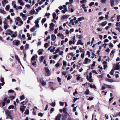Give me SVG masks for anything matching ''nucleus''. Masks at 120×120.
<instances>
[{"mask_svg":"<svg viewBox=\"0 0 120 120\" xmlns=\"http://www.w3.org/2000/svg\"><path fill=\"white\" fill-rule=\"evenodd\" d=\"M24 113L25 114L27 115H29V109H27L26 110Z\"/></svg>","mask_w":120,"mask_h":120,"instance_id":"4be33fe9","label":"nucleus"},{"mask_svg":"<svg viewBox=\"0 0 120 120\" xmlns=\"http://www.w3.org/2000/svg\"><path fill=\"white\" fill-rule=\"evenodd\" d=\"M6 32H7L8 33V35L12 34L13 33V32L9 29L7 30H6Z\"/></svg>","mask_w":120,"mask_h":120,"instance_id":"9d476101","label":"nucleus"},{"mask_svg":"<svg viewBox=\"0 0 120 120\" xmlns=\"http://www.w3.org/2000/svg\"><path fill=\"white\" fill-rule=\"evenodd\" d=\"M15 58L18 61V62H20V60L18 56L17 55L15 56Z\"/></svg>","mask_w":120,"mask_h":120,"instance_id":"c85d7f7f","label":"nucleus"},{"mask_svg":"<svg viewBox=\"0 0 120 120\" xmlns=\"http://www.w3.org/2000/svg\"><path fill=\"white\" fill-rule=\"evenodd\" d=\"M106 1V0H101V2L103 4L105 3Z\"/></svg>","mask_w":120,"mask_h":120,"instance_id":"13d9d810","label":"nucleus"},{"mask_svg":"<svg viewBox=\"0 0 120 120\" xmlns=\"http://www.w3.org/2000/svg\"><path fill=\"white\" fill-rule=\"evenodd\" d=\"M31 63L32 64V65L34 66H36V61H34L33 62L32 61H31Z\"/></svg>","mask_w":120,"mask_h":120,"instance_id":"f3484780","label":"nucleus"},{"mask_svg":"<svg viewBox=\"0 0 120 120\" xmlns=\"http://www.w3.org/2000/svg\"><path fill=\"white\" fill-rule=\"evenodd\" d=\"M82 7L84 9H85L86 8V7H85V4H83L82 5Z\"/></svg>","mask_w":120,"mask_h":120,"instance_id":"052dcab7","label":"nucleus"},{"mask_svg":"<svg viewBox=\"0 0 120 120\" xmlns=\"http://www.w3.org/2000/svg\"><path fill=\"white\" fill-rule=\"evenodd\" d=\"M74 99L73 100V102L74 103L76 101L77 99H79V98H74Z\"/></svg>","mask_w":120,"mask_h":120,"instance_id":"0e129e2a","label":"nucleus"},{"mask_svg":"<svg viewBox=\"0 0 120 120\" xmlns=\"http://www.w3.org/2000/svg\"><path fill=\"white\" fill-rule=\"evenodd\" d=\"M35 30V26H34L33 27L31 28L30 30V31L33 32L34 31V30Z\"/></svg>","mask_w":120,"mask_h":120,"instance_id":"7c9ffc66","label":"nucleus"},{"mask_svg":"<svg viewBox=\"0 0 120 120\" xmlns=\"http://www.w3.org/2000/svg\"><path fill=\"white\" fill-rule=\"evenodd\" d=\"M25 97L24 95H22L20 96V99L21 100H22L25 99Z\"/></svg>","mask_w":120,"mask_h":120,"instance_id":"393cba45","label":"nucleus"},{"mask_svg":"<svg viewBox=\"0 0 120 120\" xmlns=\"http://www.w3.org/2000/svg\"><path fill=\"white\" fill-rule=\"evenodd\" d=\"M2 3L3 4V6H4L6 3L4 0L3 1H2Z\"/></svg>","mask_w":120,"mask_h":120,"instance_id":"6e6d98bb","label":"nucleus"},{"mask_svg":"<svg viewBox=\"0 0 120 120\" xmlns=\"http://www.w3.org/2000/svg\"><path fill=\"white\" fill-rule=\"evenodd\" d=\"M90 87L91 88H94L95 89H97L95 85L94 84L93 85H92V84L90 85Z\"/></svg>","mask_w":120,"mask_h":120,"instance_id":"412c9836","label":"nucleus"},{"mask_svg":"<svg viewBox=\"0 0 120 120\" xmlns=\"http://www.w3.org/2000/svg\"><path fill=\"white\" fill-rule=\"evenodd\" d=\"M29 44H26V45L25 49L26 50L28 49L29 48Z\"/></svg>","mask_w":120,"mask_h":120,"instance_id":"c9c22d12","label":"nucleus"},{"mask_svg":"<svg viewBox=\"0 0 120 120\" xmlns=\"http://www.w3.org/2000/svg\"><path fill=\"white\" fill-rule=\"evenodd\" d=\"M14 108V106L13 105L10 106L8 108V109H13Z\"/></svg>","mask_w":120,"mask_h":120,"instance_id":"473e14b6","label":"nucleus"},{"mask_svg":"<svg viewBox=\"0 0 120 120\" xmlns=\"http://www.w3.org/2000/svg\"><path fill=\"white\" fill-rule=\"evenodd\" d=\"M89 91L88 89L86 90V91L85 92V94L86 95H87L89 94Z\"/></svg>","mask_w":120,"mask_h":120,"instance_id":"72a5a7b5","label":"nucleus"},{"mask_svg":"<svg viewBox=\"0 0 120 120\" xmlns=\"http://www.w3.org/2000/svg\"><path fill=\"white\" fill-rule=\"evenodd\" d=\"M73 19L71 20H70V23L73 25L74 24V23L73 22Z\"/></svg>","mask_w":120,"mask_h":120,"instance_id":"37998d69","label":"nucleus"},{"mask_svg":"<svg viewBox=\"0 0 120 120\" xmlns=\"http://www.w3.org/2000/svg\"><path fill=\"white\" fill-rule=\"evenodd\" d=\"M40 82L42 86H45L46 84V82L44 81L42 79L40 78L39 79Z\"/></svg>","mask_w":120,"mask_h":120,"instance_id":"7ed1b4c3","label":"nucleus"},{"mask_svg":"<svg viewBox=\"0 0 120 120\" xmlns=\"http://www.w3.org/2000/svg\"><path fill=\"white\" fill-rule=\"evenodd\" d=\"M40 20V19L38 18L35 21V24H38L39 23V20Z\"/></svg>","mask_w":120,"mask_h":120,"instance_id":"4c0bfd02","label":"nucleus"},{"mask_svg":"<svg viewBox=\"0 0 120 120\" xmlns=\"http://www.w3.org/2000/svg\"><path fill=\"white\" fill-rule=\"evenodd\" d=\"M19 2L20 5L22 6L23 5H24V3L22 1V0H19Z\"/></svg>","mask_w":120,"mask_h":120,"instance_id":"5701e85b","label":"nucleus"},{"mask_svg":"<svg viewBox=\"0 0 120 120\" xmlns=\"http://www.w3.org/2000/svg\"><path fill=\"white\" fill-rule=\"evenodd\" d=\"M67 63L66 62L64 61L63 62V66H64V67H66V65Z\"/></svg>","mask_w":120,"mask_h":120,"instance_id":"4d7b16f0","label":"nucleus"},{"mask_svg":"<svg viewBox=\"0 0 120 120\" xmlns=\"http://www.w3.org/2000/svg\"><path fill=\"white\" fill-rule=\"evenodd\" d=\"M50 104L52 106L54 107L56 103L55 102L52 103L51 104Z\"/></svg>","mask_w":120,"mask_h":120,"instance_id":"de8ad7c7","label":"nucleus"},{"mask_svg":"<svg viewBox=\"0 0 120 120\" xmlns=\"http://www.w3.org/2000/svg\"><path fill=\"white\" fill-rule=\"evenodd\" d=\"M43 50V49H39L38 51V53L39 55H40L42 54V50Z\"/></svg>","mask_w":120,"mask_h":120,"instance_id":"aec40b11","label":"nucleus"},{"mask_svg":"<svg viewBox=\"0 0 120 120\" xmlns=\"http://www.w3.org/2000/svg\"><path fill=\"white\" fill-rule=\"evenodd\" d=\"M38 116H40L41 117L43 116V113H41V112H40V113H39L38 114Z\"/></svg>","mask_w":120,"mask_h":120,"instance_id":"5fc2aeb1","label":"nucleus"},{"mask_svg":"<svg viewBox=\"0 0 120 120\" xmlns=\"http://www.w3.org/2000/svg\"><path fill=\"white\" fill-rule=\"evenodd\" d=\"M55 25L53 23H52L50 24V26L49 27L52 28Z\"/></svg>","mask_w":120,"mask_h":120,"instance_id":"e433bc0d","label":"nucleus"},{"mask_svg":"<svg viewBox=\"0 0 120 120\" xmlns=\"http://www.w3.org/2000/svg\"><path fill=\"white\" fill-rule=\"evenodd\" d=\"M0 80L1 82H2L3 83V82H4V78L1 77L0 79Z\"/></svg>","mask_w":120,"mask_h":120,"instance_id":"c03bdc74","label":"nucleus"},{"mask_svg":"<svg viewBox=\"0 0 120 120\" xmlns=\"http://www.w3.org/2000/svg\"><path fill=\"white\" fill-rule=\"evenodd\" d=\"M52 37V40L54 41H55L56 39V36L54 34H52L51 36Z\"/></svg>","mask_w":120,"mask_h":120,"instance_id":"f8f14e48","label":"nucleus"},{"mask_svg":"<svg viewBox=\"0 0 120 120\" xmlns=\"http://www.w3.org/2000/svg\"><path fill=\"white\" fill-rule=\"evenodd\" d=\"M48 44V43H45L44 44V47L46 48H47L48 47V46H49Z\"/></svg>","mask_w":120,"mask_h":120,"instance_id":"3c124183","label":"nucleus"},{"mask_svg":"<svg viewBox=\"0 0 120 120\" xmlns=\"http://www.w3.org/2000/svg\"><path fill=\"white\" fill-rule=\"evenodd\" d=\"M66 74V73L65 71H63L62 73V75L65 76Z\"/></svg>","mask_w":120,"mask_h":120,"instance_id":"bf43d9fd","label":"nucleus"},{"mask_svg":"<svg viewBox=\"0 0 120 120\" xmlns=\"http://www.w3.org/2000/svg\"><path fill=\"white\" fill-rule=\"evenodd\" d=\"M15 98V97L14 96L11 95L8 98H9L11 100H12L14 99Z\"/></svg>","mask_w":120,"mask_h":120,"instance_id":"bb28decb","label":"nucleus"},{"mask_svg":"<svg viewBox=\"0 0 120 120\" xmlns=\"http://www.w3.org/2000/svg\"><path fill=\"white\" fill-rule=\"evenodd\" d=\"M69 55H71V56H72V57L71 58H71H72V57L74 56H75V55L74 54H73V53H72V52H71L69 54Z\"/></svg>","mask_w":120,"mask_h":120,"instance_id":"ea45409f","label":"nucleus"},{"mask_svg":"<svg viewBox=\"0 0 120 120\" xmlns=\"http://www.w3.org/2000/svg\"><path fill=\"white\" fill-rule=\"evenodd\" d=\"M9 5H7L6 7L5 8L6 10L7 11H8L9 10Z\"/></svg>","mask_w":120,"mask_h":120,"instance_id":"09e8293b","label":"nucleus"},{"mask_svg":"<svg viewBox=\"0 0 120 120\" xmlns=\"http://www.w3.org/2000/svg\"><path fill=\"white\" fill-rule=\"evenodd\" d=\"M115 0H110V2L111 3V5L112 6H113L114 4V2Z\"/></svg>","mask_w":120,"mask_h":120,"instance_id":"cd10ccee","label":"nucleus"},{"mask_svg":"<svg viewBox=\"0 0 120 120\" xmlns=\"http://www.w3.org/2000/svg\"><path fill=\"white\" fill-rule=\"evenodd\" d=\"M94 4V2H91L89 6H91Z\"/></svg>","mask_w":120,"mask_h":120,"instance_id":"338daca9","label":"nucleus"},{"mask_svg":"<svg viewBox=\"0 0 120 120\" xmlns=\"http://www.w3.org/2000/svg\"><path fill=\"white\" fill-rule=\"evenodd\" d=\"M34 12L35 10L34 9H33L31 10L30 13V14L31 15H32L34 13Z\"/></svg>","mask_w":120,"mask_h":120,"instance_id":"b1692460","label":"nucleus"},{"mask_svg":"<svg viewBox=\"0 0 120 120\" xmlns=\"http://www.w3.org/2000/svg\"><path fill=\"white\" fill-rule=\"evenodd\" d=\"M0 12L4 14H5L6 13L5 11L2 9H0Z\"/></svg>","mask_w":120,"mask_h":120,"instance_id":"a878e982","label":"nucleus"},{"mask_svg":"<svg viewBox=\"0 0 120 120\" xmlns=\"http://www.w3.org/2000/svg\"><path fill=\"white\" fill-rule=\"evenodd\" d=\"M46 18H44L41 21V23L42 24L44 23L46 21Z\"/></svg>","mask_w":120,"mask_h":120,"instance_id":"58836bf2","label":"nucleus"},{"mask_svg":"<svg viewBox=\"0 0 120 120\" xmlns=\"http://www.w3.org/2000/svg\"><path fill=\"white\" fill-rule=\"evenodd\" d=\"M56 16V14L55 12H54L52 14L53 19H55Z\"/></svg>","mask_w":120,"mask_h":120,"instance_id":"79ce46f5","label":"nucleus"},{"mask_svg":"<svg viewBox=\"0 0 120 120\" xmlns=\"http://www.w3.org/2000/svg\"><path fill=\"white\" fill-rule=\"evenodd\" d=\"M44 69L46 74L48 75V76H49L50 74V70L47 67H45Z\"/></svg>","mask_w":120,"mask_h":120,"instance_id":"20e7f679","label":"nucleus"},{"mask_svg":"<svg viewBox=\"0 0 120 120\" xmlns=\"http://www.w3.org/2000/svg\"><path fill=\"white\" fill-rule=\"evenodd\" d=\"M82 42V41L81 40H78L77 42V43L76 45H78L80 44H81V43Z\"/></svg>","mask_w":120,"mask_h":120,"instance_id":"a19ab883","label":"nucleus"},{"mask_svg":"<svg viewBox=\"0 0 120 120\" xmlns=\"http://www.w3.org/2000/svg\"><path fill=\"white\" fill-rule=\"evenodd\" d=\"M8 92L10 93H13L14 92V91L13 90H10L8 91Z\"/></svg>","mask_w":120,"mask_h":120,"instance_id":"69168bd1","label":"nucleus"},{"mask_svg":"<svg viewBox=\"0 0 120 120\" xmlns=\"http://www.w3.org/2000/svg\"><path fill=\"white\" fill-rule=\"evenodd\" d=\"M57 79L58 81L59 82H61V79L59 77H58L57 78Z\"/></svg>","mask_w":120,"mask_h":120,"instance_id":"8fccbe9b","label":"nucleus"},{"mask_svg":"<svg viewBox=\"0 0 120 120\" xmlns=\"http://www.w3.org/2000/svg\"><path fill=\"white\" fill-rule=\"evenodd\" d=\"M20 42L18 40H15L13 41V43L14 45L18 46L19 45Z\"/></svg>","mask_w":120,"mask_h":120,"instance_id":"f03ea898","label":"nucleus"},{"mask_svg":"<svg viewBox=\"0 0 120 120\" xmlns=\"http://www.w3.org/2000/svg\"><path fill=\"white\" fill-rule=\"evenodd\" d=\"M86 1V0H82L80 1V3L82 4H84Z\"/></svg>","mask_w":120,"mask_h":120,"instance_id":"f704fd0d","label":"nucleus"},{"mask_svg":"<svg viewBox=\"0 0 120 120\" xmlns=\"http://www.w3.org/2000/svg\"><path fill=\"white\" fill-rule=\"evenodd\" d=\"M104 86H105L106 87L108 88H110L112 89H114V87L113 86L111 85H108L106 84H104Z\"/></svg>","mask_w":120,"mask_h":120,"instance_id":"423d86ee","label":"nucleus"},{"mask_svg":"<svg viewBox=\"0 0 120 120\" xmlns=\"http://www.w3.org/2000/svg\"><path fill=\"white\" fill-rule=\"evenodd\" d=\"M67 109L66 108H64L63 109V113L62 116V119L63 120H65L67 118L68 113L66 111Z\"/></svg>","mask_w":120,"mask_h":120,"instance_id":"f257e3e1","label":"nucleus"},{"mask_svg":"<svg viewBox=\"0 0 120 120\" xmlns=\"http://www.w3.org/2000/svg\"><path fill=\"white\" fill-rule=\"evenodd\" d=\"M117 21L118 22L119 21L120 19V15H118L117 16Z\"/></svg>","mask_w":120,"mask_h":120,"instance_id":"603ef678","label":"nucleus"},{"mask_svg":"<svg viewBox=\"0 0 120 120\" xmlns=\"http://www.w3.org/2000/svg\"><path fill=\"white\" fill-rule=\"evenodd\" d=\"M96 62L95 61H93V64H92V66L94 67L95 66V65Z\"/></svg>","mask_w":120,"mask_h":120,"instance_id":"774afa93","label":"nucleus"},{"mask_svg":"<svg viewBox=\"0 0 120 120\" xmlns=\"http://www.w3.org/2000/svg\"><path fill=\"white\" fill-rule=\"evenodd\" d=\"M91 60L87 58H86L85 60V63H84V64H87L88 63H90L91 61Z\"/></svg>","mask_w":120,"mask_h":120,"instance_id":"1a4fd4ad","label":"nucleus"},{"mask_svg":"<svg viewBox=\"0 0 120 120\" xmlns=\"http://www.w3.org/2000/svg\"><path fill=\"white\" fill-rule=\"evenodd\" d=\"M26 108V106L22 105L20 106V109L22 112H23L25 110Z\"/></svg>","mask_w":120,"mask_h":120,"instance_id":"39448f33","label":"nucleus"},{"mask_svg":"<svg viewBox=\"0 0 120 120\" xmlns=\"http://www.w3.org/2000/svg\"><path fill=\"white\" fill-rule=\"evenodd\" d=\"M59 103L61 106H63L64 105V102L60 101Z\"/></svg>","mask_w":120,"mask_h":120,"instance_id":"e2e57ef3","label":"nucleus"},{"mask_svg":"<svg viewBox=\"0 0 120 120\" xmlns=\"http://www.w3.org/2000/svg\"><path fill=\"white\" fill-rule=\"evenodd\" d=\"M54 109L53 108H52L50 110V114L52 113V112L54 111Z\"/></svg>","mask_w":120,"mask_h":120,"instance_id":"864d4df0","label":"nucleus"},{"mask_svg":"<svg viewBox=\"0 0 120 120\" xmlns=\"http://www.w3.org/2000/svg\"><path fill=\"white\" fill-rule=\"evenodd\" d=\"M68 17V15H63L61 18L62 19H64Z\"/></svg>","mask_w":120,"mask_h":120,"instance_id":"a211bd4d","label":"nucleus"},{"mask_svg":"<svg viewBox=\"0 0 120 120\" xmlns=\"http://www.w3.org/2000/svg\"><path fill=\"white\" fill-rule=\"evenodd\" d=\"M54 83L52 82H50L49 83V86L51 87L52 89L54 90L53 87L54 86Z\"/></svg>","mask_w":120,"mask_h":120,"instance_id":"6e6552de","label":"nucleus"},{"mask_svg":"<svg viewBox=\"0 0 120 120\" xmlns=\"http://www.w3.org/2000/svg\"><path fill=\"white\" fill-rule=\"evenodd\" d=\"M107 23V22L105 21L102 22L101 24V25L102 26H105Z\"/></svg>","mask_w":120,"mask_h":120,"instance_id":"ddd939ff","label":"nucleus"},{"mask_svg":"<svg viewBox=\"0 0 120 120\" xmlns=\"http://www.w3.org/2000/svg\"><path fill=\"white\" fill-rule=\"evenodd\" d=\"M5 113L6 115L8 117L9 116H10V115H11V112L9 110H7L6 111Z\"/></svg>","mask_w":120,"mask_h":120,"instance_id":"9b49d317","label":"nucleus"},{"mask_svg":"<svg viewBox=\"0 0 120 120\" xmlns=\"http://www.w3.org/2000/svg\"><path fill=\"white\" fill-rule=\"evenodd\" d=\"M67 11V8H64V10H63L62 11V12L64 14L66 11Z\"/></svg>","mask_w":120,"mask_h":120,"instance_id":"2f4dec72","label":"nucleus"},{"mask_svg":"<svg viewBox=\"0 0 120 120\" xmlns=\"http://www.w3.org/2000/svg\"><path fill=\"white\" fill-rule=\"evenodd\" d=\"M113 47V45L112 43H111L109 45V47L110 48H111V49H112Z\"/></svg>","mask_w":120,"mask_h":120,"instance_id":"49530a36","label":"nucleus"},{"mask_svg":"<svg viewBox=\"0 0 120 120\" xmlns=\"http://www.w3.org/2000/svg\"><path fill=\"white\" fill-rule=\"evenodd\" d=\"M61 116V114L60 113H59L56 116L55 118V120H60Z\"/></svg>","mask_w":120,"mask_h":120,"instance_id":"0eeeda50","label":"nucleus"},{"mask_svg":"<svg viewBox=\"0 0 120 120\" xmlns=\"http://www.w3.org/2000/svg\"><path fill=\"white\" fill-rule=\"evenodd\" d=\"M105 80L106 81L110 82H113V80L112 79H108L106 78L105 79Z\"/></svg>","mask_w":120,"mask_h":120,"instance_id":"4468645a","label":"nucleus"},{"mask_svg":"<svg viewBox=\"0 0 120 120\" xmlns=\"http://www.w3.org/2000/svg\"><path fill=\"white\" fill-rule=\"evenodd\" d=\"M84 19V18L83 17H81L79 18H78V21H80L82 20V19Z\"/></svg>","mask_w":120,"mask_h":120,"instance_id":"c756f323","label":"nucleus"},{"mask_svg":"<svg viewBox=\"0 0 120 120\" xmlns=\"http://www.w3.org/2000/svg\"><path fill=\"white\" fill-rule=\"evenodd\" d=\"M120 66H119L118 65V64L116 65L115 67H114V68L115 69H116V70H119V69H120Z\"/></svg>","mask_w":120,"mask_h":120,"instance_id":"6ab92c4d","label":"nucleus"},{"mask_svg":"<svg viewBox=\"0 0 120 120\" xmlns=\"http://www.w3.org/2000/svg\"><path fill=\"white\" fill-rule=\"evenodd\" d=\"M33 114L34 115H36V111H35L34 109H33Z\"/></svg>","mask_w":120,"mask_h":120,"instance_id":"a18cd8bd","label":"nucleus"},{"mask_svg":"<svg viewBox=\"0 0 120 120\" xmlns=\"http://www.w3.org/2000/svg\"><path fill=\"white\" fill-rule=\"evenodd\" d=\"M37 58V56L36 55H35L34 56H33L31 59V61H32L34 60H35V57Z\"/></svg>","mask_w":120,"mask_h":120,"instance_id":"dca6fc26","label":"nucleus"},{"mask_svg":"<svg viewBox=\"0 0 120 120\" xmlns=\"http://www.w3.org/2000/svg\"><path fill=\"white\" fill-rule=\"evenodd\" d=\"M93 97H90L88 98V100L89 101H91L93 99Z\"/></svg>","mask_w":120,"mask_h":120,"instance_id":"680f3d73","label":"nucleus"},{"mask_svg":"<svg viewBox=\"0 0 120 120\" xmlns=\"http://www.w3.org/2000/svg\"><path fill=\"white\" fill-rule=\"evenodd\" d=\"M107 45V44L105 43L104 44L102 45L101 46H99V49H101L102 48V47H103L104 46V45H105V46H104V48H105L106 47V45Z\"/></svg>","mask_w":120,"mask_h":120,"instance_id":"2eb2a0df","label":"nucleus"}]
</instances>
